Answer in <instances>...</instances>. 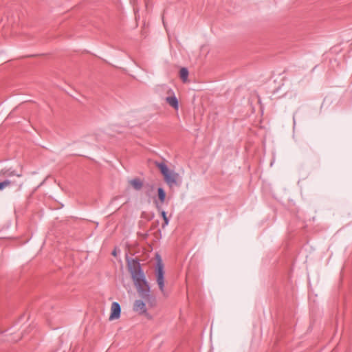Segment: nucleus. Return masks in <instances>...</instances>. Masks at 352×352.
<instances>
[{
    "label": "nucleus",
    "mask_w": 352,
    "mask_h": 352,
    "mask_svg": "<svg viewBox=\"0 0 352 352\" xmlns=\"http://www.w3.org/2000/svg\"><path fill=\"white\" fill-rule=\"evenodd\" d=\"M156 278L159 288L162 292L164 291V264L159 255L157 256Z\"/></svg>",
    "instance_id": "7ed1b4c3"
},
{
    "label": "nucleus",
    "mask_w": 352,
    "mask_h": 352,
    "mask_svg": "<svg viewBox=\"0 0 352 352\" xmlns=\"http://www.w3.org/2000/svg\"><path fill=\"white\" fill-rule=\"evenodd\" d=\"M155 164L160 170V172L163 175L170 170L166 164L164 162H155Z\"/></svg>",
    "instance_id": "1a4fd4ad"
},
{
    "label": "nucleus",
    "mask_w": 352,
    "mask_h": 352,
    "mask_svg": "<svg viewBox=\"0 0 352 352\" xmlns=\"http://www.w3.org/2000/svg\"><path fill=\"white\" fill-rule=\"evenodd\" d=\"M157 193H158V197H159V199H160L161 204H163L166 199V192L164 191V190L162 188L160 187L157 189Z\"/></svg>",
    "instance_id": "9b49d317"
},
{
    "label": "nucleus",
    "mask_w": 352,
    "mask_h": 352,
    "mask_svg": "<svg viewBox=\"0 0 352 352\" xmlns=\"http://www.w3.org/2000/svg\"><path fill=\"white\" fill-rule=\"evenodd\" d=\"M161 216L162 217L163 220H164V223L162 226V227L164 228V227L168 226L169 221L166 216V212L165 211H164V210L161 211Z\"/></svg>",
    "instance_id": "ddd939ff"
},
{
    "label": "nucleus",
    "mask_w": 352,
    "mask_h": 352,
    "mask_svg": "<svg viewBox=\"0 0 352 352\" xmlns=\"http://www.w3.org/2000/svg\"><path fill=\"white\" fill-rule=\"evenodd\" d=\"M145 194L146 196L150 197L154 190V186L153 184H146L144 186Z\"/></svg>",
    "instance_id": "f8f14e48"
},
{
    "label": "nucleus",
    "mask_w": 352,
    "mask_h": 352,
    "mask_svg": "<svg viewBox=\"0 0 352 352\" xmlns=\"http://www.w3.org/2000/svg\"><path fill=\"white\" fill-rule=\"evenodd\" d=\"M165 89L168 94V96L165 98L166 102L174 109L177 110L179 108V102L174 91L172 89L167 87H165Z\"/></svg>",
    "instance_id": "20e7f679"
},
{
    "label": "nucleus",
    "mask_w": 352,
    "mask_h": 352,
    "mask_svg": "<svg viewBox=\"0 0 352 352\" xmlns=\"http://www.w3.org/2000/svg\"><path fill=\"white\" fill-rule=\"evenodd\" d=\"M129 272L131 276L138 292L144 298L150 296V287L137 258L127 259Z\"/></svg>",
    "instance_id": "f257e3e1"
},
{
    "label": "nucleus",
    "mask_w": 352,
    "mask_h": 352,
    "mask_svg": "<svg viewBox=\"0 0 352 352\" xmlns=\"http://www.w3.org/2000/svg\"><path fill=\"white\" fill-rule=\"evenodd\" d=\"M112 254H113V256H116V250H114L112 252Z\"/></svg>",
    "instance_id": "4468645a"
},
{
    "label": "nucleus",
    "mask_w": 352,
    "mask_h": 352,
    "mask_svg": "<svg viewBox=\"0 0 352 352\" xmlns=\"http://www.w3.org/2000/svg\"><path fill=\"white\" fill-rule=\"evenodd\" d=\"M157 208L158 210H160V208H161V207L159 206L158 205H157Z\"/></svg>",
    "instance_id": "2eb2a0df"
},
{
    "label": "nucleus",
    "mask_w": 352,
    "mask_h": 352,
    "mask_svg": "<svg viewBox=\"0 0 352 352\" xmlns=\"http://www.w3.org/2000/svg\"><path fill=\"white\" fill-rule=\"evenodd\" d=\"M164 180L169 186L177 185V180L179 177V175L177 173L169 170L165 175H163Z\"/></svg>",
    "instance_id": "39448f33"
},
{
    "label": "nucleus",
    "mask_w": 352,
    "mask_h": 352,
    "mask_svg": "<svg viewBox=\"0 0 352 352\" xmlns=\"http://www.w3.org/2000/svg\"><path fill=\"white\" fill-rule=\"evenodd\" d=\"M179 76L183 82H186L188 80V71L187 68L182 67L179 71Z\"/></svg>",
    "instance_id": "9d476101"
},
{
    "label": "nucleus",
    "mask_w": 352,
    "mask_h": 352,
    "mask_svg": "<svg viewBox=\"0 0 352 352\" xmlns=\"http://www.w3.org/2000/svg\"><path fill=\"white\" fill-rule=\"evenodd\" d=\"M129 184L135 190H140L144 187V183L140 178H133L129 181Z\"/></svg>",
    "instance_id": "6e6552de"
},
{
    "label": "nucleus",
    "mask_w": 352,
    "mask_h": 352,
    "mask_svg": "<svg viewBox=\"0 0 352 352\" xmlns=\"http://www.w3.org/2000/svg\"><path fill=\"white\" fill-rule=\"evenodd\" d=\"M121 307L118 302H113L111 306V314L109 316V320H113L118 319L120 317Z\"/></svg>",
    "instance_id": "0eeeda50"
},
{
    "label": "nucleus",
    "mask_w": 352,
    "mask_h": 352,
    "mask_svg": "<svg viewBox=\"0 0 352 352\" xmlns=\"http://www.w3.org/2000/svg\"><path fill=\"white\" fill-rule=\"evenodd\" d=\"M133 311L138 313L140 315L144 314L147 318H151L149 314L147 313L145 303L141 300H136L134 302Z\"/></svg>",
    "instance_id": "423d86ee"
},
{
    "label": "nucleus",
    "mask_w": 352,
    "mask_h": 352,
    "mask_svg": "<svg viewBox=\"0 0 352 352\" xmlns=\"http://www.w3.org/2000/svg\"><path fill=\"white\" fill-rule=\"evenodd\" d=\"M22 175V171L18 173L12 168L1 169L0 170V177L3 176L6 177V179L3 182H0V190H3L5 188L10 186H15L16 187V190H20L22 188L23 183L21 182H16L14 180H12L10 178L14 176L21 177Z\"/></svg>",
    "instance_id": "f03ea898"
}]
</instances>
